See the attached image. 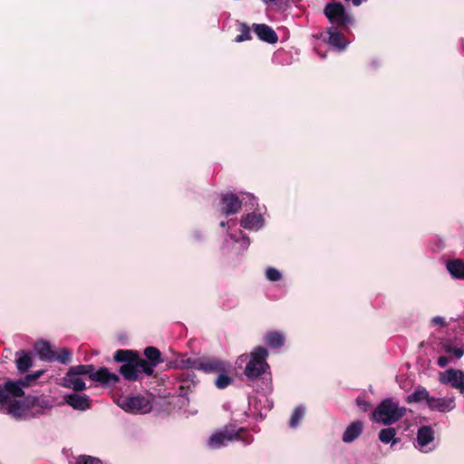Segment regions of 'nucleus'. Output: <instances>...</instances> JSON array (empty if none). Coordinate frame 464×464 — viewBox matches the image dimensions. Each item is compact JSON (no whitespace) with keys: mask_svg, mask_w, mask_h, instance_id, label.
<instances>
[{"mask_svg":"<svg viewBox=\"0 0 464 464\" xmlns=\"http://www.w3.org/2000/svg\"><path fill=\"white\" fill-rule=\"evenodd\" d=\"M227 364L215 358H201L200 369L205 372H225L227 370Z\"/></svg>","mask_w":464,"mask_h":464,"instance_id":"9d476101","label":"nucleus"},{"mask_svg":"<svg viewBox=\"0 0 464 464\" xmlns=\"http://www.w3.org/2000/svg\"><path fill=\"white\" fill-rule=\"evenodd\" d=\"M263 225L264 219L259 214H248L241 220V226L250 230H258Z\"/></svg>","mask_w":464,"mask_h":464,"instance_id":"a211bd4d","label":"nucleus"},{"mask_svg":"<svg viewBox=\"0 0 464 464\" xmlns=\"http://www.w3.org/2000/svg\"><path fill=\"white\" fill-rule=\"evenodd\" d=\"M144 354L149 360V362L155 368L161 362V353L159 349L150 346L144 350Z\"/></svg>","mask_w":464,"mask_h":464,"instance_id":"a878e982","label":"nucleus"},{"mask_svg":"<svg viewBox=\"0 0 464 464\" xmlns=\"http://www.w3.org/2000/svg\"><path fill=\"white\" fill-rule=\"evenodd\" d=\"M54 361L63 364L69 363L71 362V353L69 350L63 348L59 352L55 353Z\"/></svg>","mask_w":464,"mask_h":464,"instance_id":"7c9ffc66","label":"nucleus"},{"mask_svg":"<svg viewBox=\"0 0 464 464\" xmlns=\"http://www.w3.org/2000/svg\"><path fill=\"white\" fill-rule=\"evenodd\" d=\"M439 381L442 384L450 385L452 388L464 393V371L457 369H449L440 372Z\"/></svg>","mask_w":464,"mask_h":464,"instance_id":"6e6552de","label":"nucleus"},{"mask_svg":"<svg viewBox=\"0 0 464 464\" xmlns=\"http://www.w3.org/2000/svg\"><path fill=\"white\" fill-rule=\"evenodd\" d=\"M201 358L182 356L174 362V367L182 370H199Z\"/></svg>","mask_w":464,"mask_h":464,"instance_id":"6ab92c4d","label":"nucleus"},{"mask_svg":"<svg viewBox=\"0 0 464 464\" xmlns=\"http://www.w3.org/2000/svg\"><path fill=\"white\" fill-rule=\"evenodd\" d=\"M249 34H250L249 30H248V29H245V30L242 32V34H239V35L237 37L236 41H237V42H243V41H245V40H248V39H249Z\"/></svg>","mask_w":464,"mask_h":464,"instance_id":"c9c22d12","label":"nucleus"},{"mask_svg":"<svg viewBox=\"0 0 464 464\" xmlns=\"http://www.w3.org/2000/svg\"><path fill=\"white\" fill-rule=\"evenodd\" d=\"M434 431L430 426H422L417 432L416 447L422 452H430L434 449Z\"/></svg>","mask_w":464,"mask_h":464,"instance_id":"1a4fd4ad","label":"nucleus"},{"mask_svg":"<svg viewBox=\"0 0 464 464\" xmlns=\"http://www.w3.org/2000/svg\"><path fill=\"white\" fill-rule=\"evenodd\" d=\"M329 44L339 51H343L349 44V42L344 38V35L335 28H329Z\"/></svg>","mask_w":464,"mask_h":464,"instance_id":"dca6fc26","label":"nucleus"},{"mask_svg":"<svg viewBox=\"0 0 464 464\" xmlns=\"http://www.w3.org/2000/svg\"><path fill=\"white\" fill-rule=\"evenodd\" d=\"M433 324L445 325V319L441 316H436L432 318Z\"/></svg>","mask_w":464,"mask_h":464,"instance_id":"e433bc0d","label":"nucleus"},{"mask_svg":"<svg viewBox=\"0 0 464 464\" xmlns=\"http://www.w3.org/2000/svg\"><path fill=\"white\" fill-rule=\"evenodd\" d=\"M135 367L137 368L138 373L144 372L150 376L154 372V367L151 363L147 362L145 359L140 358L138 354L133 361Z\"/></svg>","mask_w":464,"mask_h":464,"instance_id":"5701e85b","label":"nucleus"},{"mask_svg":"<svg viewBox=\"0 0 464 464\" xmlns=\"http://www.w3.org/2000/svg\"><path fill=\"white\" fill-rule=\"evenodd\" d=\"M218 373H219V375L217 378L216 382H215L216 386L219 389H224L227 386H228L231 380L228 376L223 374V372H218Z\"/></svg>","mask_w":464,"mask_h":464,"instance_id":"2f4dec72","label":"nucleus"},{"mask_svg":"<svg viewBox=\"0 0 464 464\" xmlns=\"http://www.w3.org/2000/svg\"><path fill=\"white\" fill-rule=\"evenodd\" d=\"M64 401L67 404L77 411H86L90 408V399L84 394H69L64 397Z\"/></svg>","mask_w":464,"mask_h":464,"instance_id":"f8f14e48","label":"nucleus"},{"mask_svg":"<svg viewBox=\"0 0 464 464\" xmlns=\"http://www.w3.org/2000/svg\"><path fill=\"white\" fill-rule=\"evenodd\" d=\"M120 371L127 380L135 381L139 378V373L133 362L130 363H124L121 365Z\"/></svg>","mask_w":464,"mask_h":464,"instance_id":"bb28decb","label":"nucleus"},{"mask_svg":"<svg viewBox=\"0 0 464 464\" xmlns=\"http://www.w3.org/2000/svg\"><path fill=\"white\" fill-rule=\"evenodd\" d=\"M220 226H221V227H225V226H226V223H225V222H221V223H220Z\"/></svg>","mask_w":464,"mask_h":464,"instance_id":"79ce46f5","label":"nucleus"},{"mask_svg":"<svg viewBox=\"0 0 464 464\" xmlns=\"http://www.w3.org/2000/svg\"><path fill=\"white\" fill-rule=\"evenodd\" d=\"M84 376H89L91 380L106 385H113L119 381V376L110 372L106 368L94 372L91 364H79L70 367L65 375L60 379L59 384L77 392L83 391L86 388Z\"/></svg>","mask_w":464,"mask_h":464,"instance_id":"f03ea898","label":"nucleus"},{"mask_svg":"<svg viewBox=\"0 0 464 464\" xmlns=\"http://www.w3.org/2000/svg\"><path fill=\"white\" fill-rule=\"evenodd\" d=\"M363 425L362 421H353L343 432V440L346 443L353 442L362 432Z\"/></svg>","mask_w":464,"mask_h":464,"instance_id":"f3484780","label":"nucleus"},{"mask_svg":"<svg viewBox=\"0 0 464 464\" xmlns=\"http://www.w3.org/2000/svg\"><path fill=\"white\" fill-rule=\"evenodd\" d=\"M443 348L447 353L453 355L457 359L464 355V347L462 345L458 346L451 343H445Z\"/></svg>","mask_w":464,"mask_h":464,"instance_id":"c85d7f7f","label":"nucleus"},{"mask_svg":"<svg viewBox=\"0 0 464 464\" xmlns=\"http://www.w3.org/2000/svg\"><path fill=\"white\" fill-rule=\"evenodd\" d=\"M447 269L452 277L457 279H464V262L459 259L449 261Z\"/></svg>","mask_w":464,"mask_h":464,"instance_id":"412c9836","label":"nucleus"},{"mask_svg":"<svg viewBox=\"0 0 464 464\" xmlns=\"http://www.w3.org/2000/svg\"><path fill=\"white\" fill-rule=\"evenodd\" d=\"M396 431L393 428H385L380 430L379 440L383 443H392L394 445L398 442V439L395 438Z\"/></svg>","mask_w":464,"mask_h":464,"instance_id":"393cba45","label":"nucleus"},{"mask_svg":"<svg viewBox=\"0 0 464 464\" xmlns=\"http://www.w3.org/2000/svg\"><path fill=\"white\" fill-rule=\"evenodd\" d=\"M429 392L422 387L417 388L411 394L407 396L406 401L408 403H420L425 402L429 405V400L430 399Z\"/></svg>","mask_w":464,"mask_h":464,"instance_id":"aec40b11","label":"nucleus"},{"mask_svg":"<svg viewBox=\"0 0 464 464\" xmlns=\"http://www.w3.org/2000/svg\"><path fill=\"white\" fill-rule=\"evenodd\" d=\"M357 404L361 408L362 411H367L370 409V403L362 399H357Z\"/></svg>","mask_w":464,"mask_h":464,"instance_id":"f704fd0d","label":"nucleus"},{"mask_svg":"<svg viewBox=\"0 0 464 464\" xmlns=\"http://www.w3.org/2000/svg\"><path fill=\"white\" fill-rule=\"evenodd\" d=\"M304 413H305V409L304 407L303 406H298L296 407L294 411H293V414L291 416V419H290V426L292 428H295L299 422L301 421V420L304 418Z\"/></svg>","mask_w":464,"mask_h":464,"instance_id":"c756f323","label":"nucleus"},{"mask_svg":"<svg viewBox=\"0 0 464 464\" xmlns=\"http://www.w3.org/2000/svg\"><path fill=\"white\" fill-rule=\"evenodd\" d=\"M324 14L332 24L344 25L353 21L349 14L345 12L343 5L340 3H331L326 5Z\"/></svg>","mask_w":464,"mask_h":464,"instance_id":"423d86ee","label":"nucleus"},{"mask_svg":"<svg viewBox=\"0 0 464 464\" xmlns=\"http://www.w3.org/2000/svg\"><path fill=\"white\" fill-rule=\"evenodd\" d=\"M16 367L20 372H26L32 366V359L29 353L23 351L16 353Z\"/></svg>","mask_w":464,"mask_h":464,"instance_id":"b1692460","label":"nucleus"},{"mask_svg":"<svg viewBox=\"0 0 464 464\" xmlns=\"http://www.w3.org/2000/svg\"><path fill=\"white\" fill-rule=\"evenodd\" d=\"M76 464H102L101 460L90 456H81L78 458Z\"/></svg>","mask_w":464,"mask_h":464,"instance_id":"72a5a7b5","label":"nucleus"},{"mask_svg":"<svg viewBox=\"0 0 464 464\" xmlns=\"http://www.w3.org/2000/svg\"><path fill=\"white\" fill-rule=\"evenodd\" d=\"M406 408L400 406L393 399L382 401L372 413V419L384 426L392 425L399 421L405 414Z\"/></svg>","mask_w":464,"mask_h":464,"instance_id":"7ed1b4c3","label":"nucleus"},{"mask_svg":"<svg viewBox=\"0 0 464 464\" xmlns=\"http://www.w3.org/2000/svg\"><path fill=\"white\" fill-rule=\"evenodd\" d=\"M266 276L270 281H278L281 278L280 272L273 267H269L266 271Z\"/></svg>","mask_w":464,"mask_h":464,"instance_id":"473e14b6","label":"nucleus"},{"mask_svg":"<svg viewBox=\"0 0 464 464\" xmlns=\"http://www.w3.org/2000/svg\"><path fill=\"white\" fill-rule=\"evenodd\" d=\"M241 207V203L235 195H227L221 200V212L225 215L237 213Z\"/></svg>","mask_w":464,"mask_h":464,"instance_id":"ddd939ff","label":"nucleus"},{"mask_svg":"<svg viewBox=\"0 0 464 464\" xmlns=\"http://www.w3.org/2000/svg\"><path fill=\"white\" fill-rule=\"evenodd\" d=\"M34 349L41 360L47 362L54 361L55 352L52 349L49 343L39 341L35 343Z\"/></svg>","mask_w":464,"mask_h":464,"instance_id":"2eb2a0df","label":"nucleus"},{"mask_svg":"<svg viewBox=\"0 0 464 464\" xmlns=\"http://www.w3.org/2000/svg\"><path fill=\"white\" fill-rule=\"evenodd\" d=\"M254 31L262 41H266L269 44H275L277 41V35L276 32L266 24H255Z\"/></svg>","mask_w":464,"mask_h":464,"instance_id":"4468645a","label":"nucleus"},{"mask_svg":"<svg viewBox=\"0 0 464 464\" xmlns=\"http://www.w3.org/2000/svg\"><path fill=\"white\" fill-rule=\"evenodd\" d=\"M246 359V355L243 354L238 357V361L243 362Z\"/></svg>","mask_w":464,"mask_h":464,"instance_id":"a19ab883","label":"nucleus"},{"mask_svg":"<svg viewBox=\"0 0 464 464\" xmlns=\"http://www.w3.org/2000/svg\"><path fill=\"white\" fill-rule=\"evenodd\" d=\"M117 404L122 410L131 413L146 412L149 410L148 401L140 396H122L117 400Z\"/></svg>","mask_w":464,"mask_h":464,"instance_id":"0eeeda50","label":"nucleus"},{"mask_svg":"<svg viewBox=\"0 0 464 464\" xmlns=\"http://www.w3.org/2000/svg\"><path fill=\"white\" fill-rule=\"evenodd\" d=\"M137 353L129 350H119L114 355V360L117 362H124L125 363H130L134 361Z\"/></svg>","mask_w":464,"mask_h":464,"instance_id":"cd10ccee","label":"nucleus"},{"mask_svg":"<svg viewBox=\"0 0 464 464\" xmlns=\"http://www.w3.org/2000/svg\"><path fill=\"white\" fill-rule=\"evenodd\" d=\"M41 374H42V372H38L36 374H34V375H31V376H29L28 378H29V379H34V380H35V379H36V378H38Z\"/></svg>","mask_w":464,"mask_h":464,"instance_id":"ea45409f","label":"nucleus"},{"mask_svg":"<svg viewBox=\"0 0 464 464\" xmlns=\"http://www.w3.org/2000/svg\"><path fill=\"white\" fill-rule=\"evenodd\" d=\"M24 386V382H7L4 385H0V412L19 419L26 414L29 406L39 408V411L53 407L49 400L43 396L26 399L25 401H23V388Z\"/></svg>","mask_w":464,"mask_h":464,"instance_id":"f257e3e1","label":"nucleus"},{"mask_svg":"<svg viewBox=\"0 0 464 464\" xmlns=\"http://www.w3.org/2000/svg\"><path fill=\"white\" fill-rule=\"evenodd\" d=\"M448 363H449V359L447 357H445V356H440L438 359V364L441 368L447 366Z\"/></svg>","mask_w":464,"mask_h":464,"instance_id":"4c0bfd02","label":"nucleus"},{"mask_svg":"<svg viewBox=\"0 0 464 464\" xmlns=\"http://www.w3.org/2000/svg\"><path fill=\"white\" fill-rule=\"evenodd\" d=\"M428 408L430 411H438L440 412L450 411L455 408L454 399L452 398H436L431 396L429 400Z\"/></svg>","mask_w":464,"mask_h":464,"instance_id":"9b49d317","label":"nucleus"},{"mask_svg":"<svg viewBox=\"0 0 464 464\" xmlns=\"http://www.w3.org/2000/svg\"><path fill=\"white\" fill-rule=\"evenodd\" d=\"M265 340L271 348H279L285 343V335L278 332H269L266 334Z\"/></svg>","mask_w":464,"mask_h":464,"instance_id":"4be33fe9","label":"nucleus"},{"mask_svg":"<svg viewBox=\"0 0 464 464\" xmlns=\"http://www.w3.org/2000/svg\"><path fill=\"white\" fill-rule=\"evenodd\" d=\"M243 248H246L249 246V240L246 237H243L242 242L240 243Z\"/></svg>","mask_w":464,"mask_h":464,"instance_id":"58836bf2","label":"nucleus"},{"mask_svg":"<svg viewBox=\"0 0 464 464\" xmlns=\"http://www.w3.org/2000/svg\"><path fill=\"white\" fill-rule=\"evenodd\" d=\"M242 429L225 427L214 432L208 440V447L211 450H218L238 439L239 431Z\"/></svg>","mask_w":464,"mask_h":464,"instance_id":"39448f33","label":"nucleus"},{"mask_svg":"<svg viewBox=\"0 0 464 464\" xmlns=\"http://www.w3.org/2000/svg\"><path fill=\"white\" fill-rule=\"evenodd\" d=\"M268 355L267 350L264 347H256L251 353V358L245 369V374L247 377H258L266 372L268 364L266 359Z\"/></svg>","mask_w":464,"mask_h":464,"instance_id":"20e7f679","label":"nucleus"}]
</instances>
